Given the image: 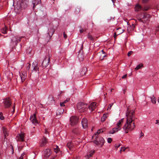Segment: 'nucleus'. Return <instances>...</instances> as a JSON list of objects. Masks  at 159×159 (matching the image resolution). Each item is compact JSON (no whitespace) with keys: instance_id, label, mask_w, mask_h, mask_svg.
Wrapping results in <instances>:
<instances>
[{"instance_id":"obj_10","label":"nucleus","mask_w":159,"mask_h":159,"mask_svg":"<svg viewBox=\"0 0 159 159\" xmlns=\"http://www.w3.org/2000/svg\"><path fill=\"white\" fill-rule=\"evenodd\" d=\"M11 102L9 98H6L4 102V105L5 108H8L11 107Z\"/></svg>"},{"instance_id":"obj_6","label":"nucleus","mask_w":159,"mask_h":159,"mask_svg":"<svg viewBox=\"0 0 159 159\" xmlns=\"http://www.w3.org/2000/svg\"><path fill=\"white\" fill-rule=\"evenodd\" d=\"M49 60V55L46 56L42 64V66L43 67L46 68L48 65Z\"/></svg>"},{"instance_id":"obj_22","label":"nucleus","mask_w":159,"mask_h":159,"mask_svg":"<svg viewBox=\"0 0 159 159\" xmlns=\"http://www.w3.org/2000/svg\"><path fill=\"white\" fill-rule=\"evenodd\" d=\"M48 34L49 37V38L50 39L54 33V30L52 28H50L48 29Z\"/></svg>"},{"instance_id":"obj_1","label":"nucleus","mask_w":159,"mask_h":159,"mask_svg":"<svg viewBox=\"0 0 159 159\" xmlns=\"http://www.w3.org/2000/svg\"><path fill=\"white\" fill-rule=\"evenodd\" d=\"M127 111L126 115V122L123 127L126 133H127L129 131L132 130L135 128L134 123L133 122L135 118L134 116V111H132L129 112L128 109Z\"/></svg>"},{"instance_id":"obj_19","label":"nucleus","mask_w":159,"mask_h":159,"mask_svg":"<svg viewBox=\"0 0 159 159\" xmlns=\"http://www.w3.org/2000/svg\"><path fill=\"white\" fill-rule=\"evenodd\" d=\"M96 107V104L95 102H92L89 106V108L91 111H93Z\"/></svg>"},{"instance_id":"obj_4","label":"nucleus","mask_w":159,"mask_h":159,"mask_svg":"<svg viewBox=\"0 0 159 159\" xmlns=\"http://www.w3.org/2000/svg\"><path fill=\"white\" fill-rule=\"evenodd\" d=\"M88 106L86 103L84 102H79L77 106V110L79 112H82L86 111L87 109Z\"/></svg>"},{"instance_id":"obj_27","label":"nucleus","mask_w":159,"mask_h":159,"mask_svg":"<svg viewBox=\"0 0 159 159\" xmlns=\"http://www.w3.org/2000/svg\"><path fill=\"white\" fill-rule=\"evenodd\" d=\"M64 111V109L62 108H58L57 111V115H60L62 114Z\"/></svg>"},{"instance_id":"obj_8","label":"nucleus","mask_w":159,"mask_h":159,"mask_svg":"<svg viewBox=\"0 0 159 159\" xmlns=\"http://www.w3.org/2000/svg\"><path fill=\"white\" fill-rule=\"evenodd\" d=\"M25 137V134L21 132L20 134H18L16 137V139L17 141L24 142Z\"/></svg>"},{"instance_id":"obj_24","label":"nucleus","mask_w":159,"mask_h":159,"mask_svg":"<svg viewBox=\"0 0 159 159\" xmlns=\"http://www.w3.org/2000/svg\"><path fill=\"white\" fill-rule=\"evenodd\" d=\"M93 137H95L96 139L95 140L93 141L92 142L96 145L99 146V143L97 139L99 137L98 135L97 134H95L93 136Z\"/></svg>"},{"instance_id":"obj_12","label":"nucleus","mask_w":159,"mask_h":159,"mask_svg":"<svg viewBox=\"0 0 159 159\" xmlns=\"http://www.w3.org/2000/svg\"><path fill=\"white\" fill-rule=\"evenodd\" d=\"M52 152L50 149H47L44 151L43 155L45 158L48 157L51 154Z\"/></svg>"},{"instance_id":"obj_51","label":"nucleus","mask_w":159,"mask_h":159,"mask_svg":"<svg viewBox=\"0 0 159 159\" xmlns=\"http://www.w3.org/2000/svg\"><path fill=\"white\" fill-rule=\"evenodd\" d=\"M121 148L122 149L120 150V152H121V151H125L126 149V148H122V147H121Z\"/></svg>"},{"instance_id":"obj_29","label":"nucleus","mask_w":159,"mask_h":159,"mask_svg":"<svg viewBox=\"0 0 159 159\" xmlns=\"http://www.w3.org/2000/svg\"><path fill=\"white\" fill-rule=\"evenodd\" d=\"M118 131H119V130L116 127L113 128L111 130L109 131V133L111 134H113L116 132H117Z\"/></svg>"},{"instance_id":"obj_30","label":"nucleus","mask_w":159,"mask_h":159,"mask_svg":"<svg viewBox=\"0 0 159 159\" xmlns=\"http://www.w3.org/2000/svg\"><path fill=\"white\" fill-rule=\"evenodd\" d=\"M108 116V114L107 113L104 114L101 118V121L102 122L104 121L106 118Z\"/></svg>"},{"instance_id":"obj_13","label":"nucleus","mask_w":159,"mask_h":159,"mask_svg":"<svg viewBox=\"0 0 159 159\" xmlns=\"http://www.w3.org/2000/svg\"><path fill=\"white\" fill-rule=\"evenodd\" d=\"M19 73L21 82L22 83H23L26 78L27 73L25 71L22 72L21 73H20V72Z\"/></svg>"},{"instance_id":"obj_55","label":"nucleus","mask_w":159,"mask_h":159,"mask_svg":"<svg viewBox=\"0 0 159 159\" xmlns=\"http://www.w3.org/2000/svg\"><path fill=\"white\" fill-rule=\"evenodd\" d=\"M127 75L126 74V75H123L122 77V79H124V78H125L126 77H127Z\"/></svg>"},{"instance_id":"obj_63","label":"nucleus","mask_w":159,"mask_h":159,"mask_svg":"<svg viewBox=\"0 0 159 159\" xmlns=\"http://www.w3.org/2000/svg\"><path fill=\"white\" fill-rule=\"evenodd\" d=\"M120 146V144H119L118 145V146H117V145H116V147H117V148H118L119 147V146Z\"/></svg>"},{"instance_id":"obj_26","label":"nucleus","mask_w":159,"mask_h":159,"mask_svg":"<svg viewBox=\"0 0 159 159\" xmlns=\"http://www.w3.org/2000/svg\"><path fill=\"white\" fill-rule=\"evenodd\" d=\"M87 71V68L85 67H83L80 71V75L83 76L86 74V72Z\"/></svg>"},{"instance_id":"obj_58","label":"nucleus","mask_w":159,"mask_h":159,"mask_svg":"<svg viewBox=\"0 0 159 159\" xmlns=\"http://www.w3.org/2000/svg\"><path fill=\"white\" fill-rule=\"evenodd\" d=\"M101 52H102V54L103 55L104 54H105V52H104V51H103V50H102L101 51Z\"/></svg>"},{"instance_id":"obj_37","label":"nucleus","mask_w":159,"mask_h":159,"mask_svg":"<svg viewBox=\"0 0 159 159\" xmlns=\"http://www.w3.org/2000/svg\"><path fill=\"white\" fill-rule=\"evenodd\" d=\"M149 8V7L147 6V5H145L143 7L142 10L143 11H147L148 10Z\"/></svg>"},{"instance_id":"obj_50","label":"nucleus","mask_w":159,"mask_h":159,"mask_svg":"<svg viewBox=\"0 0 159 159\" xmlns=\"http://www.w3.org/2000/svg\"><path fill=\"white\" fill-rule=\"evenodd\" d=\"M60 105L61 107H64L65 106V104L63 102L60 103Z\"/></svg>"},{"instance_id":"obj_15","label":"nucleus","mask_w":159,"mask_h":159,"mask_svg":"<svg viewBox=\"0 0 159 159\" xmlns=\"http://www.w3.org/2000/svg\"><path fill=\"white\" fill-rule=\"evenodd\" d=\"M71 132L73 134L78 135L80 134L81 130L78 128H75L72 129Z\"/></svg>"},{"instance_id":"obj_32","label":"nucleus","mask_w":159,"mask_h":159,"mask_svg":"<svg viewBox=\"0 0 159 159\" xmlns=\"http://www.w3.org/2000/svg\"><path fill=\"white\" fill-rule=\"evenodd\" d=\"M152 103L155 104L157 101V98L154 96L150 97Z\"/></svg>"},{"instance_id":"obj_23","label":"nucleus","mask_w":159,"mask_h":159,"mask_svg":"<svg viewBox=\"0 0 159 159\" xmlns=\"http://www.w3.org/2000/svg\"><path fill=\"white\" fill-rule=\"evenodd\" d=\"M98 141L99 143V146L100 147H101L104 145L105 140L104 139L101 137H99Z\"/></svg>"},{"instance_id":"obj_5","label":"nucleus","mask_w":159,"mask_h":159,"mask_svg":"<svg viewBox=\"0 0 159 159\" xmlns=\"http://www.w3.org/2000/svg\"><path fill=\"white\" fill-rule=\"evenodd\" d=\"M79 117L77 116H72L70 118V124L71 126L76 125L79 122Z\"/></svg>"},{"instance_id":"obj_2","label":"nucleus","mask_w":159,"mask_h":159,"mask_svg":"<svg viewBox=\"0 0 159 159\" xmlns=\"http://www.w3.org/2000/svg\"><path fill=\"white\" fill-rule=\"evenodd\" d=\"M28 4V1L26 0H22L20 3H17L15 7V10L17 13H19L22 10L26 8Z\"/></svg>"},{"instance_id":"obj_40","label":"nucleus","mask_w":159,"mask_h":159,"mask_svg":"<svg viewBox=\"0 0 159 159\" xmlns=\"http://www.w3.org/2000/svg\"><path fill=\"white\" fill-rule=\"evenodd\" d=\"M88 38L92 41L94 39L93 38V36L89 34H88Z\"/></svg>"},{"instance_id":"obj_44","label":"nucleus","mask_w":159,"mask_h":159,"mask_svg":"<svg viewBox=\"0 0 159 159\" xmlns=\"http://www.w3.org/2000/svg\"><path fill=\"white\" fill-rule=\"evenodd\" d=\"M94 153V151L93 152H91L89 154H88L87 155V157L88 158H89V157H91L92 155L93 154V153Z\"/></svg>"},{"instance_id":"obj_42","label":"nucleus","mask_w":159,"mask_h":159,"mask_svg":"<svg viewBox=\"0 0 159 159\" xmlns=\"http://www.w3.org/2000/svg\"><path fill=\"white\" fill-rule=\"evenodd\" d=\"M30 63H27V67H26V69L29 70H30Z\"/></svg>"},{"instance_id":"obj_9","label":"nucleus","mask_w":159,"mask_h":159,"mask_svg":"<svg viewBox=\"0 0 159 159\" xmlns=\"http://www.w3.org/2000/svg\"><path fill=\"white\" fill-rule=\"evenodd\" d=\"M38 64V60H35L32 63V66L33 68V71L34 70L35 72H39V66Z\"/></svg>"},{"instance_id":"obj_43","label":"nucleus","mask_w":159,"mask_h":159,"mask_svg":"<svg viewBox=\"0 0 159 159\" xmlns=\"http://www.w3.org/2000/svg\"><path fill=\"white\" fill-rule=\"evenodd\" d=\"M112 139L110 138H108L107 139V141L108 143H110L112 141Z\"/></svg>"},{"instance_id":"obj_41","label":"nucleus","mask_w":159,"mask_h":159,"mask_svg":"<svg viewBox=\"0 0 159 159\" xmlns=\"http://www.w3.org/2000/svg\"><path fill=\"white\" fill-rule=\"evenodd\" d=\"M0 119L1 120H3L4 119V117L2 112H0Z\"/></svg>"},{"instance_id":"obj_28","label":"nucleus","mask_w":159,"mask_h":159,"mask_svg":"<svg viewBox=\"0 0 159 159\" xmlns=\"http://www.w3.org/2000/svg\"><path fill=\"white\" fill-rule=\"evenodd\" d=\"M135 27V25L134 24H132L131 25L128 26L127 28V30L128 32H130L131 31L133 30Z\"/></svg>"},{"instance_id":"obj_46","label":"nucleus","mask_w":159,"mask_h":159,"mask_svg":"<svg viewBox=\"0 0 159 159\" xmlns=\"http://www.w3.org/2000/svg\"><path fill=\"white\" fill-rule=\"evenodd\" d=\"M103 132V130H102L101 129H100V130H99L95 134H98H98H100V133L101 132Z\"/></svg>"},{"instance_id":"obj_14","label":"nucleus","mask_w":159,"mask_h":159,"mask_svg":"<svg viewBox=\"0 0 159 159\" xmlns=\"http://www.w3.org/2000/svg\"><path fill=\"white\" fill-rule=\"evenodd\" d=\"M81 123L82 127L84 129H86L88 127L87 120L86 118H84L81 121Z\"/></svg>"},{"instance_id":"obj_53","label":"nucleus","mask_w":159,"mask_h":159,"mask_svg":"<svg viewBox=\"0 0 159 159\" xmlns=\"http://www.w3.org/2000/svg\"><path fill=\"white\" fill-rule=\"evenodd\" d=\"M113 103H112L110 104L109 105V108H111L112 107V106H113Z\"/></svg>"},{"instance_id":"obj_38","label":"nucleus","mask_w":159,"mask_h":159,"mask_svg":"<svg viewBox=\"0 0 159 159\" xmlns=\"http://www.w3.org/2000/svg\"><path fill=\"white\" fill-rule=\"evenodd\" d=\"M106 56V55L105 54H101L100 57V60H102L104 59V57Z\"/></svg>"},{"instance_id":"obj_62","label":"nucleus","mask_w":159,"mask_h":159,"mask_svg":"<svg viewBox=\"0 0 159 159\" xmlns=\"http://www.w3.org/2000/svg\"><path fill=\"white\" fill-rule=\"evenodd\" d=\"M156 124H157L159 122V121L158 120H156Z\"/></svg>"},{"instance_id":"obj_33","label":"nucleus","mask_w":159,"mask_h":159,"mask_svg":"<svg viewBox=\"0 0 159 159\" xmlns=\"http://www.w3.org/2000/svg\"><path fill=\"white\" fill-rule=\"evenodd\" d=\"M34 1H33L32 2V4L33 5V8L39 3L38 1L37 0H34Z\"/></svg>"},{"instance_id":"obj_11","label":"nucleus","mask_w":159,"mask_h":159,"mask_svg":"<svg viewBox=\"0 0 159 159\" xmlns=\"http://www.w3.org/2000/svg\"><path fill=\"white\" fill-rule=\"evenodd\" d=\"M30 120L33 124L35 125H36L38 124V121L37 119L36 114L35 113H34L33 115L30 116Z\"/></svg>"},{"instance_id":"obj_49","label":"nucleus","mask_w":159,"mask_h":159,"mask_svg":"<svg viewBox=\"0 0 159 159\" xmlns=\"http://www.w3.org/2000/svg\"><path fill=\"white\" fill-rule=\"evenodd\" d=\"M140 137L141 138L142 137H143L144 136V134L142 132V131L141 132L140 135Z\"/></svg>"},{"instance_id":"obj_56","label":"nucleus","mask_w":159,"mask_h":159,"mask_svg":"<svg viewBox=\"0 0 159 159\" xmlns=\"http://www.w3.org/2000/svg\"><path fill=\"white\" fill-rule=\"evenodd\" d=\"M157 10H159V3L157 4Z\"/></svg>"},{"instance_id":"obj_35","label":"nucleus","mask_w":159,"mask_h":159,"mask_svg":"<svg viewBox=\"0 0 159 159\" xmlns=\"http://www.w3.org/2000/svg\"><path fill=\"white\" fill-rule=\"evenodd\" d=\"M80 11V7H77L75 9V12L76 14L79 13Z\"/></svg>"},{"instance_id":"obj_48","label":"nucleus","mask_w":159,"mask_h":159,"mask_svg":"<svg viewBox=\"0 0 159 159\" xmlns=\"http://www.w3.org/2000/svg\"><path fill=\"white\" fill-rule=\"evenodd\" d=\"M133 52L132 51H130L127 54L128 56L129 57L130 56Z\"/></svg>"},{"instance_id":"obj_20","label":"nucleus","mask_w":159,"mask_h":159,"mask_svg":"<svg viewBox=\"0 0 159 159\" xmlns=\"http://www.w3.org/2000/svg\"><path fill=\"white\" fill-rule=\"evenodd\" d=\"M124 118L121 119L119 120L117 123L116 126V127L119 130H120L121 129V127L122 125V124L123 123V120Z\"/></svg>"},{"instance_id":"obj_17","label":"nucleus","mask_w":159,"mask_h":159,"mask_svg":"<svg viewBox=\"0 0 159 159\" xmlns=\"http://www.w3.org/2000/svg\"><path fill=\"white\" fill-rule=\"evenodd\" d=\"M2 130L4 138L5 139L9 135V131L8 129L4 126L2 127Z\"/></svg>"},{"instance_id":"obj_57","label":"nucleus","mask_w":159,"mask_h":159,"mask_svg":"<svg viewBox=\"0 0 159 159\" xmlns=\"http://www.w3.org/2000/svg\"><path fill=\"white\" fill-rule=\"evenodd\" d=\"M25 155V153L24 152L20 156L22 157H23Z\"/></svg>"},{"instance_id":"obj_61","label":"nucleus","mask_w":159,"mask_h":159,"mask_svg":"<svg viewBox=\"0 0 159 159\" xmlns=\"http://www.w3.org/2000/svg\"><path fill=\"white\" fill-rule=\"evenodd\" d=\"M19 159H23V157H22L20 156Z\"/></svg>"},{"instance_id":"obj_39","label":"nucleus","mask_w":159,"mask_h":159,"mask_svg":"<svg viewBox=\"0 0 159 159\" xmlns=\"http://www.w3.org/2000/svg\"><path fill=\"white\" fill-rule=\"evenodd\" d=\"M143 66V65L142 64H140L138 65L135 68V69L136 70H138L142 66Z\"/></svg>"},{"instance_id":"obj_52","label":"nucleus","mask_w":159,"mask_h":159,"mask_svg":"<svg viewBox=\"0 0 159 159\" xmlns=\"http://www.w3.org/2000/svg\"><path fill=\"white\" fill-rule=\"evenodd\" d=\"M63 36L65 39H66L67 37V35L65 34V32L63 33Z\"/></svg>"},{"instance_id":"obj_7","label":"nucleus","mask_w":159,"mask_h":159,"mask_svg":"<svg viewBox=\"0 0 159 159\" xmlns=\"http://www.w3.org/2000/svg\"><path fill=\"white\" fill-rule=\"evenodd\" d=\"M23 36L18 37L17 36H14L12 37L11 39V42L17 44L21 40V39L23 38Z\"/></svg>"},{"instance_id":"obj_45","label":"nucleus","mask_w":159,"mask_h":159,"mask_svg":"<svg viewBox=\"0 0 159 159\" xmlns=\"http://www.w3.org/2000/svg\"><path fill=\"white\" fill-rule=\"evenodd\" d=\"M70 100V98H67L66 100L64 101L63 102L64 104L68 102Z\"/></svg>"},{"instance_id":"obj_21","label":"nucleus","mask_w":159,"mask_h":159,"mask_svg":"<svg viewBox=\"0 0 159 159\" xmlns=\"http://www.w3.org/2000/svg\"><path fill=\"white\" fill-rule=\"evenodd\" d=\"M121 30V31L120 32H118V31H116V32H115L114 34V37L115 39H116L117 36L118 35L122 33L124 31V30L122 29L121 28H119L116 29V30Z\"/></svg>"},{"instance_id":"obj_47","label":"nucleus","mask_w":159,"mask_h":159,"mask_svg":"<svg viewBox=\"0 0 159 159\" xmlns=\"http://www.w3.org/2000/svg\"><path fill=\"white\" fill-rule=\"evenodd\" d=\"M87 29H85L84 30V29L81 28L80 30V32L81 33H82L84 31H86Z\"/></svg>"},{"instance_id":"obj_16","label":"nucleus","mask_w":159,"mask_h":159,"mask_svg":"<svg viewBox=\"0 0 159 159\" xmlns=\"http://www.w3.org/2000/svg\"><path fill=\"white\" fill-rule=\"evenodd\" d=\"M83 43H84V42H83L82 43L81 46L80 48V50L79 51V54H78V57L79 59V60L80 61H82L84 59L83 56L81 54V51L82 50L83 48Z\"/></svg>"},{"instance_id":"obj_59","label":"nucleus","mask_w":159,"mask_h":159,"mask_svg":"<svg viewBox=\"0 0 159 159\" xmlns=\"http://www.w3.org/2000/svg\"><path fill=\"white\" fill-rule=\"evenodd\" d=\"M156 30L157 31H159V26L156 28Z\"/></svg>"},{"instance_id":"obj_36","label":"nucleus","mask_w":159,"mask_h":159,"mask_svg":"<svg viewBox=\"0 0 159 159\" xmlns=\"http://www.w3.org/2000/svg\"><path fill=\"white\" fill-rule=\"evenodd\" d=\"M54 151L56 153H58L59 151V149L58 146H56V148H54Z\"/></svg>"},{"instance_id":"obj_3","label":"nucleus","mask_w":159,"mask_h":159,"mask_svg":"<svg viewBox=\"0 0 159 159\" xmlns=\"http://www.w3.org/2000/svg\"><path fill=\"white\" fill-rule=\"evenodd\" d=\"M138 16L139 18L138 19V20L139 22L144 23L148 21L151 16L146 13H141L139 14Z\"/></svg>"},{"instance_id":"obj_18","label":"nucleus","mask_w":159,"mask_h":159,"mask_svg":"<svg viewBox=\"0 0 159 159\" xmlns=\"http://www.w3.org/2000/svg\"><path fill=\"white\" fill-rule=\"evenodd\" d=\"M48 143V139L46 138L43 137V138L42 139L41 143H40V146L43 147L45 146Z\"/></svg>"},{"instance_id":"obj_34","label":"nucleus","mask_w":159,"mask_h":159,"mask_svg":"<svg viewBox=\"0 0 159 159\" xmlns=\"http://www.w3.org/2000/svg\"><path fill=\"white\" fill-rule=\"evenodd\" d=\"M1 31L2 33L4 34H6L7 32V28L6 27H5V28H2L1 30Z\"/></svg>"},{"instance_id":"obj_25","label":"nucleus","mask_w":159,"mask_h":159,"mask_svg":"<svg viewBox=\"0 0 159 159\" xmlns=\"http://www.w3.org/2000/svg\"><path fill=\"white\" fill-rule=\"evenodd\" d=\"M143 7L142 6L139 4H137L135 7V10L136 11H139L141 10H142Z\"/></svg>"},{"instance_id":"obj_31","label":"nucleus","mask_w":159,"mask_h":159,"mask_svg":"<svg viewBox=\"0 0 159 159\" xmlns=\"http://www.w3.org/2000/svg\"><path fill=\"white\" fill-rule=\"evenodd\" d=\"M67 147L71 150L73 147V145L71 142H68L66 145Z\"/></svg>"},{"instance_id":"obj_54","label":"nucleus","mask_w":159,"mask_h":159,"mask_svg":"<svg viewBox=\"0 0 159 159\" xmlns=\"http://www.w3.org/2000/svg\"><path fill=\"white\" fill-rule=\"evenodd\" d=\"M149 1V0H143V3H146L147 2Z\"/></svg>"},{"instance_id":"obj_60","label":"nucleus","mask_w":159,"mask_h":159,"mask_svg":"<svg viewBox=\"0 0 159 159\" xmlns=\"http://www.w3.org/2000/svg\"><path fill=\"white\" fill-rule=\"evenodd\" d=\"M12 154H13L14 153V150L12 147Z\"/></svg>"},{"instance_id":"obj_64","label":"nucleus","mask_w":159,"mask_h":159,"mask_svg":"<svg viewBox=\"0 0 159 159\" xmlns=\"http://www.w3.org/2000/svg\"><path fill=\"white\" fill-rule=\"evenodd\" d=\"M117 31H118V32H120L121 30H117Z\"/></svg>"}]
</instances>
